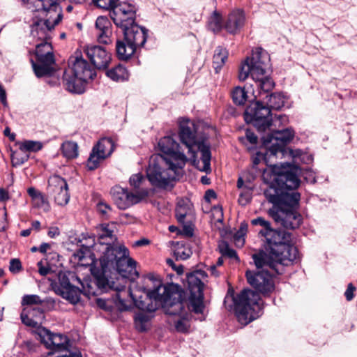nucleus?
I'll return each mask as SVG.
<instances>
[{
	"label": "nucleus",
	"mask_w": 357,
	"mask_h": 357,
	"mask_svg": "<svg viewBox=\"0 0 357 357\" xmlns=\"http://www.w3.org/2000/svg\"><path fill=\"white\" fill-rule=\"evenodd\" d=\"M89 250H88L87 249H86L85 252L80 250L77 251L76 253H75V255H74L75 258L78 259V261L80 262L81 265L86 266L87 264H89V262L84 263V262H83V261L86 258V254L89 253Z\"/></svg>",
	"instance_id": "nucleus-50"
},
{
	"label": "nucleus",
	"mask_w": 357,
	"mask_h": 357,
	"mask_svg": "<svg viewBox=\"0 0 357 357\" xmlns=\"http://www.w3.org/2000/svg\"><path fill=\"white\" fill-rule=\"evenodd\" d=\"M8 193L7 190L3 188L0 189V201H4L8 199Z\"/></svg>",
	"instance_id": "nucleus-63"
},
{
	"label": "nucleus",
	"mask_w": 357,
	"mask_h": 357,
	"mask_svg": "<svg viewBox=\"0 0 357 357\" xmlns=\"http://www.w3.org/2000/svg\"><path fill=\"white\" fill-rule=\"evenodd\" d=\"M112 225H102L99 234V242L94 245L95 250L101 253L100 255H105L106 251L109 250L112 252L123 245L116 243V237L113 234Z\"/></svg>",
	"instance_id": "nucleus-21"
},
{
	"label": "nucleus",
	"mask_w": 357,
	"mask_h": 357,
	"mask_svg": "<svg viewBox=\"0 0 357 357\" xmlns=\"http://www.w3.org/2000/svg\"><path fill=\"white\" fill-rule=\"evenodd\" d=\"M144 181L145 178L142 174H135L130 176L129 182L131 186L137 189L141 186Z\"/></svg>",
	"instance_id": "nucleus-46"
},
{
	"label": "nucleus",
	"mask_w": 357,
	"mask_h": 357,
	"mask_svg": "<svg viewBox=\"0 0 357 357\" xmlns=\"http://www.w3.org/2000/svg\"><path fill=\"white\" fill-rule=\"evenodd\" d=\"M52 30L50 31V36L47 38L42 39L35 37V38L41 40L40 43L36 45V56L38 63L37 64L31 61L34 73L37 77L50 75L54 72V58L52 53V47L51 43L47 41L51 38ZM31 36L34 38L32 34Z\"/></svg>",
	"instance_id": "nucleus-12"
},
{
	"label": "nucleus",
	"mask_w": 357,
	"mask_h": 357,
	"mask_svg": "<svg viewBox=\"0 0 357 357\" xmlns=\"http://www.w3.org/2000/svg\"><path fill=\"white\" fill-rule=\"evenodd\" d=\"M0 100L3 105H5L6 104V91L1 84H0Z\"/></svg>",
	"instance_id": "nucleus-62"
},
{
	"label": "nucleus",
	"mask_w": 357,
	"mask_h": 357,
	"mask_svg": "<svg viewBox=\"0 0 357 357\" xmlns=\"http://www.w3.org/2000/svg\"><path fill=\"white\" fill-rule=\"evenodd\" d=\"M228 57L227 51L221 47H218L215 50L213 59V66L216 73H218L225 63Z\"/></svg>",
	"instance_id": "nucleus-32"
},
{
	"label": "nucleus",
	"mask_w": 357,
	"mask_h": 357,
	"mask_svg": "<svg viewBox=\"0 0 357 357\" xmlns=\"http://www.w3.org/2000/svg\"><path fill=\"white\" fill-rule=\"evenodd\" d=\"M84 52L95 68L105 69L111 61V54L106 49L99 45L88 46Z\"/></svg>",
	"instance_id": "nucleus-23"
},
{
	"label": "nucleus",
	"mask_w": 357,
	"mask_h": 357,
	"mask_svg": "<svg viewBox=\"0 0 357 357\" xmlns=\"http://www.w3.org/2000/svg\"><path fill=\"white\" fill-rule=\"evenodd\" d=\"M206 202H210L211 199L216 198V194L213 190H208L204 195Z\"/></svg>",
	"instance_id": "nucleus-58"
},
{
	"label": "nucleus",
	"mask_w": 357,
	"mask_h": 357,
	"mask_svg": "<svg viewBox=\"0 0 357 357\" xmlns=\"http://www.w3.org/2000/svg\"><path fill=\"white\" fill-rule=\"evenodd\" d=\"M356 288L355 287L351 284L349 283L348 284L347 289L344 293L345 297L347 301H351L354 298V291H355Z\"/></svg>",
	"instance_id": "nucleus-54"
},
{
	"label": "nucleus",
	"mask_w": 357,
	"mask_h": 357,
	"mask_svg": "<svg viewBox=\"0 0 357 357\" xmlns=\"http://www.w3.org/2000/svg\"><path fill=\"white\" fill-rule=\"evenodd\" d=\"M244 115L245 120L250 121L260 132H265L272 125L271 109L263 100L257 101L249 106Z\"/></svg>",
	"instance_id": "nucleus-13"
},
{
	"label": "nucleus",
	"mask_w": 357,
	"mask_h": 357,
	"mask_svg": "<svg viewBox=\"0 0 357 357\" xmlns=\"http://www.w3.org/2000/svg\"><path fill=\"white\" fill-rule=\"evenodd\" d=\"M60 0H22L23 6L31 12L37 13L32 18L31 34L47 38L52 29L63 19Z\"/></svg>",
	"instance_id": "nucleus-5"
},
{
	"label": "nucleus",
	"mask_w": 357,
	"mask_h": 357,
	"mask_svg": "<svg viewBox=\"0 0 357 357\" xmlns=\"http://www.w3.org/2000/svg\"><path fill=\"white\" fill-rule=\"evenodd\" d=\"M252 225H260L264 228V232L271 229V224L268 221L266 220L264 218L258 217L251 220Z\"/></svg>",
	"instance_id": "nucleus-47"
},
{
	"label": "nucleus",
	"mask_w": 357,
	"mask_h": 357,
	"mask_svg": "<svg viewBox=\"0 0 357 357\" xmlns=\"http://www.w3.org/2000/svg\"><path fill=\"white\" fill-rule=\"evenodd\" d=\"M63 84L66 89L72 93L82 94L85 91L86 84L88 83L85 80L81 79L80 77L74 75V73L69 70H66L63 74Z\"/></svg>",
	"instance_id": "nucleus-25"
},
{
	"label": "nucleus",
	"mask_w": 357,
	"mask_h": 357,
	"mask_svg": "<svg viewBox=\"0 0 357 357\" xmlns=\"http://www.w3.org/2000/svg\"><path fill=\"white\" fill-rule=\"evenodd\" d=\"M245 135L247 139L250 144H256L257 143L258 137L252 131L247 130Z\"/></svg>",
	"instance_id": "nucleus-55"
},
{
	"label": "nucleus",
	"mask_w": 357,
	"mask_h": 357,
	"mask_svg": "<svg viewBox=\"0 0 357 357\" xmlns=\"http://www.w3.org/2000/svg\"><path fill=\"white\" fill-rule=\"evenodd\" d=\"M47 234L50 238H55L60 234V231L58 227H50Z\"/></svg>",
	"instance_id": "nucleus-59"
},
{
	"label": "nucleus",
	"mask_w": 357,
	"mask_h": 357,
	"mask_svg": "<svg viewBox=\"0 0 357 357\" xmlns=\"http://www.w3.org/2000/svg\"><path fill=\"white\" fill-rule=\"evenodd\" d=\"M37 266L38 267V272L39 273L45 276L50 272V268L49 266H44L43 261H40L38 262Z\"/></svg>",
	"instance_id": "nucleus-52"
},
{
	"label": "nucleus",
	"mask_w": 357,
	"mask_h": 357,
	"mask_svg": "<svg viewBox=\"0 0 357 357\" xmlns=\"http://www.w3.org/2000/svg\"><path fill=\"white\" fill-rule=\"evenodd\" d=\"M137 8L135 5L122 2L118 4L110 12L114 23L122 29L135 24Z\"/></svg>",
	"instance_id": "nucleus-19"
},
{
	"label": "nucleus",
	"mask_w": 357,
	"mask_h": 357,
	"mask_svg": "<svg viewBox=\"0 0 357 357\" xmlns=\"http://www.w3.org/2000/svg\"><path fill=\"white\" fill-rule=\"evenodd\" d=\"M259 89V96L262 97L261 99L264 103L270 109L278 110L281 109L285 102V97L281 93H274L268 94L270 91L264 92L262 89Z\"/></svg>",
	"instance_id": "nucleus-28"
},
{
	"label": "nucleus",
	"mask_w": 357,
	"mask_h": 357,
	"mask_svg": "<svg viewBox=\"0 0 357 357\" xmlns=\"http://www.w3.org/2000/svg\"><path fill=\"white\" fill-rule=\"evenodd\" d=\"M96 29L98 40L100 43H111L112 25L106 17L100 16L96 21Z\"/></svg>",
	"instance_id": "nucleus-26"
},
{
	"label": "nucleus",
	"mask_w": 357,
	"mask_h": 357,
	"mask_svg": "<svg viewBox=\"0 0 357 357\" xmlns=\"http://www.w3.org/2000/svg\"><path fill=\"white\" fill-rule=\"evenodd\" d=\"M264 170L262 178L269 187L264 191L268 201L273 204L268 213L275 222L288 229L298 228L302 222L301 215L296 211L301 195L292 190L296 189L301 181L297 168L282 172L276 165H268Z\"/></svg>",
	"instance_id": "nucleus-2"
},
{
	"label": "nucleus",
	"mask_w": 357,
	"mask_h": 357,
	"mask_svg": "<svg viewBox=\"0 0 357 357\" xmlns=\"http://www.w3.org/2000/svg\"><path fill=\"white\" fill-rule=\"evenodd\" d=\"M40 337L45 347L54 351H63L68 350L70 347L67 336L59 333H52L45 328L40 331Z\"/></svg>",
	"instance_id": "nucleus-22"
},
{
	"label": "nucleus",
	"mask_w": 357,
	"mask_h": 357,
	"mask_svg": "<svg viewBox=\"0 0 357 357\" xmlns=\"http://www.w3.org/2000/svg\"><path fill=\"white\" fill-rule=\"evenodd\" d=\"M203 125L195 123L188 119H183L179 123V138L182 144L188 149V153L192 159H195L197 151L201 152V160L203 166L199 168L202 172H207L211 169V150L207 136L203 133Z\"/></svg>",
	"instance_id": "nucleus-6"
},
{
	"label": "nucleus",
	"mask_w": 357,
	"mask_h": 357,
	"mask_svg": "<svg viewBox=\"0 0 357 357\" xmlns=\"http://www.w3.org/2000/svg\"><path fill=\"white\" fill-rule=\"evenodd\" d=\"M207 271L210 272L211 275L217 278L220 275V273L217 271V266L216 265H211L207 268Z\"/></svg>",
	"instance_id": "nucleus-60"
},
{
	"label": "nucleus",
	"mask_w": 357,
	"mask_h": 357,
	"mask_svg": "<svg viewBox=\"0 0 357 357\" xmlns=\"http://www.w3.org/2000/svg\"><path fill=\"white\" fill-rule=\"evenodd\" d=\"M50 195L54 197L56 204L59 206H63L66 205L70 200V195L68 192V188H63L57 192H54L50 194Z\"/></svg>",
	"instance_id": "nucleus-39"
},
{
	"label": "nucleus",
	"mask_w": 357,
	"mask_h": 357,
	"mask_svg": "<svg viewBox=\"0 0 357 357\" xmlns=\"http://www.w3.org/2000/svg\"><path fill=\"white\" fill-rule=\"evenodd\" d=\"M27 192L31 197L32 204L35 208L42 209L45 212L50 211V203L43 192L33 187L28 188Z\"/></svg>",
	"instance_id": "nucleus-29"
},
{
	"label": "nucleus",
	"mask_w": 357,
	"mask_h": 357,
	"mask_svg": "<svg viewBox=\"0 0 357 357\" xmlns=\"http://www.w3.org/2000/svg\"><path fill=\"white\" fill-rule=\"evenodd\" d=\"M114 149V144L111 138H102L93 148L87 160V167L90 170L96 169L100 162L110 155Z\"/></svg>",
	"instance_id": "nucleus-20"
},
{
	"label": "nucleus",
	"mask_w": 357,
	"mask_h": 357,
	"mask_svg": "<svg viewBox=\"0 0 357 357\" xmlns=\"http://www.w3.org/2000/svg\"><path fill=\"white\" fill-rule=\"evenodd\" d=\"M106 251L105 255L100 256V268L92 267L91 273L95 280H86L84 282L87 294H96L114 290L115 305L120 311H128L136 306L149 290L144 287L126 288V278L134 280L139 276L136 270V261L129 257L128 250L121 247L116 251Z\"/></svg>",
	"instance_id": "nucleus-1"
},
{
	"label": "nucleus",
	"mask_w": 357,
	"mask_h": 357,
	"mask_svg": "<svg viewBox=\"0 0 357 357\" xmlns=\"http://www.w3.org/2000/svg\"><path fill=\"white\" fill-rule=\"evenodd\" d=\"M271 67V59L268 53L261 47L252 50L241 63L239 68L238 79L245 81L249 76L257 83L258 89L264 92L271 91L275 83L267 75Z\"/></svg>",
	"instance_id": "nucleus-7"
},
{
	"label": "nucleus",
	"mask_w": 357,
	"mask_h": 357,
	"mask_svg": "<svg viewBox=\"0 0 357 357\" xmlns=\"http://www.w3.org/2000/svg\"><path fill=\"white\" fill-rule=\"evenodd\" d=\"M159 150L163 153L162 155L171 162L175 163L176 166H184L187 157L181 151L179 144L171 136H165L160 139L158 143Z\"/></svg>",
	"instance_id": "nucleus-18"
},
{
	"label": "nucleus",
	"mask_w": 357,
	"mask_h": 357,
	"mask_svg": "<svg viewBox=\"0 0 357 357\" xmlns=\"http://www.w3.org/2000/svg\"><path fill=\"white\" fill-rule=\"evenodd\" d=\"M208 28L213 33H218L222 29V17L217 11H214L208 18Z\"/></svg>",
	"instance_id": "nucleus-37"
},
{
	"label": "nucleus",
	"mask_w": 357,
	"mask_h": 357,
	"mask_svg": "<svg viewBox=\"0 0 357 357\" xmlns=\"http://www.w3.org/2000/svg\"><path fill=\"white\" fill-rule=\"evenodd\" d=\"M43 301L37 295H26L23 297L22 301V305H32L41 304Z\"/></svg>",
	"instance_id": "nucleus-44"
},
{
	"label": "nucleus",
	"mask_w": 357,
	"mask_h": 357,
	"mask_svg": "<svg viewBox=\"0 0 357 357\" xmlns=\"http://www.w3.org/2000/svg\"><path fill=\"white\" fill-rule=\"evenodd\" d=\"M257 268L258 269L261 268V270L257 272L246 271L245 275L248 283L257 291L264 295L271 293L274 289L272 276L278 273L268 266L264 267L257 266Z\"/></svg>",
	"instance_id": "nucleus-16"
},
{
	"label": "nucleus",
	"mask_w": 357,
	"mask_h": 357,
	"mask_svg": "<svg viewBox=\"0 0 357 357\" xmlns=\"http://www.w3.org/2000/svg\"><path fill=\"white\" fill-rule=\"evenodd\" d=\"M207 273L204 271L197 270L187 276L190 295L188 309L195 313H202L204 309L203 288L206 280Z\"/></svg>",
	"instance_id": "nucleus-11"
},
{
	"label": "nucleus",
	"mask_w": 357,
	"mask_h": 357,
	"mask_svg": "<svg viewBox=\"0 0 357 357\" xmlns=\"http://www.w3.org/2000/svg\"><path fill=\"white\" fill-rule=\"evenodd\" d=\"M191 212V204L188 200L178 201L176 208V216L179 222H183L186 215Z\"/></svg>",
	"instance_id": "nucleus-34"
},
{
	"label": "nucleus",
	"mask_w": 357,
	"mask_h": 357,
	"mask_svg": "<svg viewBox=\"0 0 357 357\" xmlns=\"http://www.w3.org/2000/svg\"><path fill=\"white\" fill-rule=\"evenodd\" d=\"M231 97L236 105H243L247 100L248 95L244 88L236 86L231 91Z\"/></svg>",
	"instance_id": "nucleus-38"
},
{
	"label": "nucleus",
	"mask_w": 357,
	"mask_h": 357,
	"mask_svg": "<svg viewBox=\"0 0 357 357\" xmlns=\"http://www.w3.org/2000/svg\"><path fill=\"white\" fill-rule=\"evenodd\" d=\"M188 325L185 320L183 319H179L175 323V328L177 331L181 332V333H185L188 331Z\"/></svg>",
	"instance_id": "nucleus-48"
},
{
	"label": "nucleus",
	"mask_w": 357,
	"mask_h": 357,
	"mask_svg": "<svg viewBox=\"0 0 357 357\" xmlns=\"http://www.w3.org/2000/svg\"><path fill=\"white\" fill-rule=\"evenodd\" d=\"M61 151L64 157L68 159H73L78 155L77 144L73 141H66L61 145Z\"/></svg>",
	"instance_id": "nucleus-36"
},
{
	"label": "nucleus",
	"mask_w": 357,
	"mask_h": 357,
	"mask_svg": "<svg viewBox=\"0 0 357 357\" xmlns=\"http://www.w3.org/2000/svg\"><path fill=\"white\" fill-rule=\"evenodd\" d=\"M35 312L38 314L39 317H43V311L38 307H27L24 308L21 314V319L22 323L26 326L35 327L38 324L37 321L29 317L30 314H33Z\"/></svg>",
	"instance_id": "nucleus-31"
},
{
	"label": "nucleus",
	"mask_w": 357,
	"mask_h": 357,
	"mask_svg": "<svg viewBox=\"0 0 357 357\" xmlns=\"http://www.w3.org/2000/svg\"><path fill=\"white\" fill-rule=\"evenodd\" d=\"M183 166H176L162 154H154L149 160L146 175L150 183L159 188L166 189L173 186V182L178 179Z\"/></svg>",
	"instance_id": "nucleus-8"
},
{
	"label": "nucleus",
	"mask_w": 357,
	"mask_h": 357,
	"mask_svg": "<svg viewBox=\"0 0 357 357\" xmlns=\"http://www.w3.org/2000/svg\"><path fill=\"white\" fill-rule=\"evenodd\" d=\"M191 254L190 250L185 248H178L174 251L176 259L185 260L190 257Z\"/></svg>",
	"instance_id": "nucleus-45"
},
{
	"label": "nucleus",
	"mask_w": 357,
	"mask_h": 357,
	"mask_svg": "<svg viewBox=\"0 0 357 357\" xmlns=\"http://www.w3.org/2000/svg\"><path fill=\"white\" fill-rule=\"evenodd\" d=\"M124 38L116 43V52L121 60H128L142 47L146 41L147 31L136 23L123 29Z\"/></svg>",
	"instance_id": "nucleus-10"
},
{
	"label": "nucleus",
	"mask_w": 357,
	"mask_h": 357,
	"mask_svg": "<svg viewBox=\"0 0 357 357\" xmlns=\"http://www.w3.org/2000/svg\"><path fill=\"white\" fill-rule=\"evenodd\" d=\"M248 231V224L242 222L240 225L239 229L234 236L235 243L239 246H242L244 244V236L246 234Z\"/></svg>",
	"instance_id": "nucleus-41"
},
{
	"label": "nucleus",
	"mask_w": 357,
	"mask_h": 357,
	"mask_svg": "<svg viewBox=\"0 0 357 357\" xmlns=\"http://www.w3.org/2000/svg\"><path fill=\"white\" fill-rule=\"evenodd\" d=\"M238 321L247 325L257 319L261 310L260 298L257 293L250 289H244L236 296H231Z\"/></svg>",
	"instance_id": "nucleus-9"
},
{
	"label": "nucleus",
	"mask_w": 357,
	"mask_h": 357,
	"mask_svg": "<svg viewBox=\"0 0 357 357\" xmlns=\"http://www.w3.org/2000/svg\"><path fill=\"white\" fill-rule=\"evenodd\" d=\"M251 199V195L250 192H241L238 199V202L241 205H246Z\"/></svg>",
	"instance_id": "nucleus-51"
},
{
	"label": "nucleus",
	"mask_w": 357,
	"mask_h": 357,
	"mask_svg": "<svg viewBox=\"0 0 357 357\" xmlns=\"http://www.w3.org/2000/svg\"><path fill=\"white\" fill-rule=\"evenodd\" d=\"M245 14L242 10H235L228 15L225 28L230 33H237L244 25Z\"/></svg>",
	"instance_id": "nucleus-27"
},
{
	"label": "nucleus",
	"mask_w": 357,
	"mask_h": 357,
	"mask_svg": "<svg viewBox=\"0 0 357 357\" xmlns=\"http://www.w3.org/2000/svg\"><path fill=\"white\" fill-rule=\"evenodd\" d=\"M304 178L306 181L310 183H315L316 179L314 176V173L311 170H306L303 172Z\"/></svg>",
	"instance_id": "nucleus-56"
},
{
	"label": "nucleus",
	"mask_w": 357,
	"mask_h": 357,
	"mask_svg": "<svg viewBox=\"0 0 357 357\" xmlns=\"http://www.w3.org/2000/svg\"><path fill=\"white\" fill-rule=\"evenodd\" d=\"M146 282H151L154 285L153 290H148L144 299L137 301L136 307L152 312L162 307L166 314L184 317L187 314L185 303L181 299L179 292L173 291L170 287L163 285L161 278L153 273L145 278Z\"/></svg>",
	"instance_id": "nucleus-4"
},
{
	"label": "nucleus",
	"mask_w": 357,
	"mask_h": 357,
	"mask_svg": "<svg viewBox=\"0 0 357 357\" xmlns=\"http://www.w3.org/2000/svg\"><path fill=\"white\" fill-rule=\"evenodd\" d=\"M97 210L100 213L105 215L109 211H111V207L107 204L100 202L97 205Z\"/></svg>",
	"instance_id": "nucleus-53"
},
{
	"label": "nucleus",
	"mask_w": 357,
	"mask_h": 357,
	"mask_svg": "<svg viewBox=\"0 0 357 357\" xmlns=\"http://www.w3.org/2000/svg\"><path fill=\"white\" fill-rule=\"evenodd\" d=\"M266 151L265 153H262L261 152H257L256 155L252 158V163L254 166H257L259 162L264 160L265 162L268 165L269 160L271 157H277L278 155H271L268 151V146L266 147Z\"/></svg>",
	"instance_id": "nucleus-42"
},
{
	"label": "nucleus",
	"mask_w": 357,
	"mask_h": 357,
	"mask_svg": "<svg viewBox=\"0 0 357 357\" xmlns=\"http://www.w3.org/2000/svg\"><path fill=\"white\" fill-rule=\"evenodd\" d=\"M107 75L112 80L116 82L124 81L128 79V73L126 68L121 65L109 70L107 72Z\"/></svg>",
	"instance_id": "nucleus-35"
},
{
	"label": "nucleus",
	"mask_w": 357,
	"mask_h": 357,
	"mask_svg": "<svg viewBox=\"0 0 357 357\" xmlns=\"http://www.w3.org/2000/svg\"><path fill=\"white\" fill-rule=\"evenodd\" d=\"M224 257H227L231 259H238V257L236 255V252L234 250L229 248V249L226 252V253L223 255Z\"/></svg>",
	"instance_id": "nucleus-61"
},
{
	"label": "nucleus",
	"mask_w": 357,
	"mask_h": 357,
	"mask_svg": "<svg viewBox=\"0 0 357 357\" xmlns=\"http://www.w3.org/2000/svg\"><path fill=\"white\" fill-rule=\"evenodd\" d=\"M93 276V278L91 277H87L84 278L83 280H81L79 277L73 275L72 280L73 282L76 281L80 285V287H78L72 284L68 278L66 276L63 275L59 278L60 287L58 289V291L63 298L68 300L70 303L73 304H76L79 301L81 294H83L88 298L98 296L100 294L89 295L87 294L84 290L86 285H84V282L86 280H95V276Z\"/></svg>",
	"instance_id": "nucleus-14"
},
{
	"label": "nucleus",
	"mask_w": 357,
	"mask_h": 357,
	"mask_svg": "<svg viewBox=\"0 0 357 357\" xmlns=\"http://www.w3.org/2000/svg\"><path fill=\"white\" fill-rule=\"evenodd\" d=\"M22 268L21 262L19 259H13L10 261L9 270L12 273H17Z\"/></svg>",
	"instance_id": "nucleus-49"
},
{
	"label": "nucleus",
	"mask_w": 357,
	"mask_h": 357,
	"mask_svg": "<svg viewBox=\"0 0 357 357\" xmlns=\"http://www.w3.org/2000/svg\"><path fill=\"white\" fill-rule=\"evenodd\" d=\"M259 234L264 236L270 253L264 252L254 254L252 259L257 267L269 266L277 273H282L284 266L291 265L298 259V251L291 243V234L282 230L272 229Z\"/></svg>",
	"instance_id": "nucleus-3"
},
{
	"label": "nucleus",
	"mask_w": 357,
	"mask_h": 357,
	"mask_svg": "<svg viewBox=\"0 0 357 357\" xmlns=\"http://www.w3.org/2000/svg\"><path fill=\"white\" fill-rule=\"evenodd\" d=\"M119 0H93V2L98 7L105 9V10H113L114 8H115L117 5V2Z\"/></svg>",
	"instance_id": "nucleus-43"
},
{
	"label": "nucleus",
	"mask_w": 357,
	"mask_h": 357,
	"mask_svg": "<svg viewBox=\"0 0 357 357\" xmlns=\"http://www.w3.org/2000/svg\"><path fill=\"white\" fill-rule=\"evenodd\" d=\"M142 312H139L135 314L134 324L135 328L139 332H145L149 329L151 319L152 317L150 314ZM148 312L147 310H146Z\"/></svg>",
	"instance_id": "nucleus-30"
},
{
	"label": "nucleus",
	"mask_w": 357,
	"mask_h": 357,
	"mask_svg": "<svg viewBox=\"0 0 357 357\" xmlns=\"http://www.w3.org/2000/svg\"><path fill=\"white\" fill-rule=\"evenodd\" d=\"M112 199L119 209L125 210L139 203L149 195L147 189H142L130 192L127 189L116 185L110 190Z\"/></svg>",
	"instance_id": "nucleus-17"
},
{
	"label": "nucleus",
	"mask_w": 357,
	"mask_h": 357,
	"mask_svg": "<svg viewBox=\"0 0 357 357\" xmlns=\"http://www.w3.org/2000/svg\"><path fill=\"white\" fill-rule=\"evenodd\" d=\"M42 148V143L38 141L27 140L21 143L20 145V149L22 151L36 152L40 150Z\"/></svg>",
	"instance_id": "nucleus-40"
},
{
	"label": "nucleus",
	"mask_w": 357,
	"mask_h": 357,
	"mask_svg": "<svg viewBox=\"0 0 357 357\" xmlns=\"http://www.w3.org/2000/svg\"><path fill=\"white\" fill-rule=\"evenodd\" d=\"M294 136V132L291 128L282 130H274L266 136H262L261 139L265 147L268 146V151L271 155H284L285 146L291 141Z\"/></svg>",
	"instance_id": "nucleus-15"
},
{
	"label": "nucleus",
	"mask_w": 357,
	"mask_h": 357,
	"mask_svg": "<svg viewBox=\"0 0 357 357\" xmlns=\"http://www.w3.org/2000/svg\"><path fill=\"white\" fill-rule=\"evenodd\" d=\"M50 245L47 243H43L40 245V248H38V250L41 253H45L48 249H50Z\"/></svg>",
	"instance_id": "nucleus-64"
},
{
	"label": "nucleus",
	"mask_w": 357,
	"mask_h": 357,
	"mask_svg": "<svg viewBox=\"0 0 357 357\" xmlns=\"http://www.w3.org/2000/svg\"><path fill=\"white\" fill-rule=\"evenodd\" d=\"M68 70L74 73V75L80 77L81 79L85 80L87 82L93 79L96 75L94 68L82 57H76L73 61L72 68Z\"/></svg>",
	"instance_id": "nucleus-24"
},
{
	"label": "nucleus",
	"mask_w": 357,
	"mask_h": 357,
	"mask_svg": "<svg viewBox=\"0 0 357 357\" xmlns=\"http://www.w3.org/2000/svg\"><path fill=\"white\" fill-rule=\"evenodd\" d=\"M218 248L220 252L223 256L226 253V252H227V250L229 249V246L227 242L222 241L221 243H219Z\"/></svg>",
	"instance_id": "nucleus-57"
},
{
	"label": "nucleus",
	"mask_w": 357,
	"mask_h": 357,
	"mask_svg": "<svg viewBox=\"0 0 357 357\" xmlns=\"http://www.w3.org/2000/svg\"><path fill=\"white\" fill-rule=\"evenodd\" d=\"M67 187L68 184L64 178L59 175H53L48 180L47 192L50 195Z\"/></svg>",
	"instance_id": "nucleus-33"
}]
</instances>
